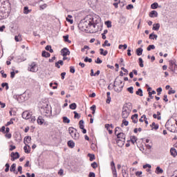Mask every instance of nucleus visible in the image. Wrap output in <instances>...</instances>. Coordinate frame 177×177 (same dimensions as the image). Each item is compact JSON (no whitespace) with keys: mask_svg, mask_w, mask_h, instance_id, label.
I'll list each match as a JSON object with an SVG mask.
<instances>
[{"mask_svg":"<svg viewBox=\"0 0 177 177\" xmlns=\"http://www.w3.org/2000/svg\"><path fill=\"white\" fill-rule=\"evenodd\" d=\"M100 21V17L99 15H88L85 19L84 21L81 22L79 24V27L84 31H88V32L93 33L96 32V25L99 24Z\"/></svg>","mask_w":177,"mask_h":177,"instance_id":"obj_1","label":"nucleus"},{"mask_svg":"<svg viewBox=\"0 0 177 177\" xmlns=\"http://www.w3.org/2000/svg\"><path fill=\"white\" fill-rule=\"evenodd\" d=\"M124 88V84H122V81L120 80H118L115 81L113 84V89L115 92H117V93H120L122 91V88Z\"/></svg>","mask_w":177,"mask_h":177,"instance_id":"obj_2","label":"nucleus"},{"mask_svg":"<svg viewBox=\"0 0 177 177\" xmlns=\"http://www.w3.org/2000/svg\"><path fill=\"white\" fill-rule=\"evenodd\" d=\"M22 118L25 120H29L30 122H34L36 120L35 116H32V113L28 111L23 112Z\"/></svg>","mask_w":177,"mask_h":177,"instance_id":"obj_3","label":"nucleus"},{"mask_svg":"<svg viewBox=\"0 0 177 177\" xmlns=\"http://www.w3.org/2000/svg\"><path fill=\"white\" fill-rule=\"evenodd\" d=\"M129 113H131V109L127 106H123L122 111V118H128L129 117Z\"/></svg>","mask_w":177,"mask_h":177,"instance_id":"obj_4","label":"nucleus"},{"mask_svg":"<svg viewBox=\"0 0 177 177\" xmlns=\"http://www.w3.org/2000/svg\"><path fill=\"white\" fill-rule=\"evenodd\" d=\"M28 71H31L32 73H37L38 71V66H37V62H32L29 64L28 68Z\"/></svg>","mask_w":177,"mask_h":177,"instance_id":"obj_5","label":"nucleus"},{"mask_svg":"<svg viewBox=\"0 0 177 177\" xmlns=\"http://www.w3.org/2000/svg\"><path fill=\"white\" fill-rule=\"evenodd\" d=\"M11 157V161H15V160H17V158H20V154L19 152H12L10 153Z\"/></svg>","mask_w":177,"mask_h":177,"instance_id":"obj_6","label":"nucleus"},{"mask_svg":"<svg viewBox=\"0 0 177 177\" xmlns=\"http://www.w3.org/2000/svg\"><path fill=\"white\" fill-rule=\"evenodd\" d=\"M41 109H44V113L46 114H52V109L49 105L46 104V106H43Z\"/></svg>","mask_w":177,"mask_h":177,"instance_id":"obj_7","label":"nucleus"},{"mask_svg":"<svg viewBox=\"0 0 177 177\" xmlns=\"http://www.w3.org/2000/svg\"><path fill=\"white\" fill-rule=\"evenodd\" d=\"M62 56H68L70 55V50L67 48H64L61 50Z\"/></svg>","mask_w":177,"mask_h":177,"instance_id":"obj_8","label":"nucleus"},{"mask_svg":"<svg viewBox=\"0 0 177 177\" xmlns=\"http://www.w3.org/2000/svg\"><path fill=\"white\" fill-rule=\"evenodd\" d=\"M116 136H117L116 140H122V138H123V140L125 141V134L124 133H118L116 135Z\"/></svg>","mask_w":177,"mask_h":177,"instance_id":"obj_9","label":"nucleus"},{"mask_svg":"<svg viewBox=\"0 0 177 177\" xmlns=\"http://www.w3.org/2000/svg\"><path fill=\"white\" fill-rule=\"evenodd\" d=\"M84 120H82L79 122L80 128V129H82L83 133H86V129L84 128Z\"/></svg>","mask_w":177,"mask_h":177,"instance_id":"obj_10","label":"nucleus"},{"mask_svg":"<svg viewBox=\"0 0 177 177\" xmlns=\"http://www.w3.org/2000/svg\"><path fill=\"white\" fill-rule=\"evenodd\" d=\"M24 150L26 154H30L31 151V147H30V145H26V146L24 147Z\"/></svg>","mask_w":177,"mask_h":177,"instance_id":"obj_11","label":"nucleus"},{"mask_svg":"<svg viewBox=\"0 0 177 177\" xmlns=\"http://www.w3.org/2000/svg\"><path fill=\"white\" fill-rule=\"evenodd\" d=\"M116 143L119 147H122V146L125 145V141H124V138H122V140H116Z\"/></svg>","mask_w":177,"mask_h":177,"instance_id":"obj_12","label":"nucleus"},{"mask_svg":"<svg viewBox=\"0 0 177 177\" xmlns=\"http://www.w3.org/2000/svg\"><path fill=\"white\" fill-rule=\"evenodd\" d=\"M105 128L106 129H107V131H109V133H113V128H114V127H113V124H105Z\"/></svg>","mask_w":177,"mask_h":177,"instance_id":"obj_13","label":"nucleus"},{"mask_svg":"<svg viewBox=\"0 0 177 177\" xmlns=\"http://www.w3.org/2000/svg\"><path fill=\"white\" fill-rule=\"evenodd\" d=\"M158 12L156 10H152L149 12V17H158Z\"/></svg>","mask_w":177,"mask_h":177,"instance_id":"obj_14","label":"nucleus"},{"mask_svg":"<svg viewBox=\"0 0 177 177\" xmlns=\"http://www.w3.org/2000/svg\"><path fill=\"white\" fill-rule=\"evenodd\" d=\"M137 140H138V138L135 136H132L130 137V140H127V142H131L133 145H135Z\"/></svg>","mask_w":177,"mask_h":177,"instance_id":"obj_15","label":"nucleus"},{"mask_svg":"<svg viewBox=\"0 0 177 177\" xmlns=\"http://www.w3.org/2000/svg\"><path fill=\"white\" fill-rule=\"evenodd\" d=\"M170 153H171V156H172L173 157H176L177 156V151H176V149L175 148H171L170 149Z\"/></svg>","mask_w":177,"mask_h":177,"instance_id":"obj_16","label":"nucleus"},{"mask_svg":"<svg viewBox=\"0 0 177 177\" xmlns=\"http://www.w3.org/2000/svg\"><path fill=\"white\" fill-rule=\"evenodd\" d=\"M68 147H70L71 149H74V147H75V143L74 142V141L73 140H69L68 142Z\"/></svg>","mask_w":177,"mask_h":177,"instance_id":"obj_17","label":"nucleus"},{"mask_svg":"<svg viewBox=\"0 0 177 177\" xmlns=\"http://www.w3.org/2000/svg\"><path fill=\"white\" fill-rule=\"evenodd\" d=\"M71 136L75 140H78V139H80V133H71Z\"/></svg>","mask_w":177,"mask_h":177,"instance_id":"obj_18","label":"nucleus"},{"mask_svg":"<svg viewBox=\"0 0 177 177\" xmlns=\"http://www.w3.org/2000/svg\"><path fill=\"white\" fill-rule=\"evenodd\" d=\"M131 120L134 124L138 122V113H136L131 116Z\"/></svg>","mask_w":177,"mask_h":177,"instance_id":"obj_19","label":"nucleus"},{"mask_svg":"<svg viewBox=\"0 0 177 177\" xmlns=\"http://www.w3.org/2000/svg\"><path fill=\"white\" fill-rule=\"evenodd\" d=\"M169 70L174 73V74H177V65L169 66Z\"/></svg>","mask_w":177,"mask_h":177,"instance_id":"obj_20","label":"nucleus"},{"mask_svg":"<svg viewBox=\"0 0 177 177\" xmlns=\"http://www.w3.org/2000/svg\"><path fill=\"white\" fill-rule=\"evenodd\" d=\"M15 40L16 41V42H21V41L23 40V39L21 38V35L19 34L18 35H16L15 37Z\"/></svg>","mask_w":177,"mask_h":177,"instance_id":"obj_21","label":"nucleus"},{"mask_svg":"<svg viewBox=\"0 0 177 177\" xmlns=\"http://www.w3.org/2000/svg\"><path fill=\"white\" fill-rule=\"evenodd\" d=\"M122 174L123 177L129 176V175L128 174V171H127V169H125V168H122Z\"/></svg>","mask_w":177,"mask_h":177,"instance_id":"obj_22","label":"nucleus"},{"mask_svg":"<svg viewBox=\"0 0 177 177\" xmlns=\"http://www.w3.org/2000/svg\"><path fill=\"white\" fill-rule=\"evenodd\" d=\"M44 118H42V116H39L37 118V124H39V125H42V124H44Z\"/></svg>","mask_w":177,"mask_h":177,"instance_id":"obj_23","label":"nucleus"},{"mask_svg":"<svg viewBox=\"0 0 177 177\" xmlns=\"http://www.w3.org/2000/svg\"><path fill=\"white\" fill-rule=\"evenodd\" d=\"M30 142H31V137L26 136V137L24 138V143L25 145H27L28 143H30Z\"/></svg>","mask_w":177,"mask_h":177,"instance_id":"obj_24","label":"nucleus"},{"mask_svg":"<svg viewBox=\"0 0 177 177\" xmlns=\"http://www.w3.org/2000/svg\"><path fill=\"white\" fill-rule=\"evenodd\" d=\"M152 30L154 31H158V30H160V24H154L153 25Z\"/></svg>","mask_w":177,"mask_h":177,"instance_id":"obj_25","label":"nucleus"},{"mask_svg":"<svg viewBox=\"0 0 177 177\" xmlns=\"http://www.w3.org/2000/svg\"><path fill=\"white\" fill-rule=\"evenodd\" d=\"M109 53V51L104 50L103 48L100 49V55H102V56H106V55Z\"/></svg>","mask_w":177,"mask_h":177,"instance_id":"obj_26","label":"nucleus"},{"mask_svg":"<svg viewBox=\"0 0 177 177\" xmlns=\"http://www.w3.org/2000/svg\"><path fill=\"white\" fill-rule=\"evenodd\" d=\"M142 53H143V48H138L136 50V55H137V56H142Z\"/></svg>","mask_w":177,"mask_h":177,"instance_id":"obj_27","label":"nucleus"},{"mask_svg":"<svg viewBox=\"0 0 177 177\" xmlns=\"http://www.w3.org/2000/svg\"><path fill=\"white\" fill-rule=\"evenodd\" d=\"M151 129H155V131H157L158 129V124H156V122H152L151 124Z\"/></svg>","mask_w":177,"mask_h":177,"instance_id":"obj_28","label":"nucleus"},{"mask_svg":"<svg viewBox=\"0 0 177 177\" xmlns=\"http://www.w3.org/2000/svg\"><path fill=\"white\" fill-rule=\"evenodd\" d=\"M43 57H50V53L44 50L41 53Z\"/></svg>","mask_w":177,"mask_h":177,"instance_id":"obj_29","label":"nucleus"},{"mask_svg":"<svg viewBox=\"0 0 177 177\" xmlns=\"http://www.w3.org/2000/svg\"><path fill=\"white\" fill-rule=\"evenodd\" d=\"M69 133H77L78 131L76 130V129L73 127H69L68 129Z\"/></svg>","mask_w":177,"mask_h":177,"instance_id":"obj_30","label":"nucleus"},{"mask_svg":"<svg viewBox=\"0 0 177 177\" xmlns=\"http://www.w3.org/2000/svg\"><path fill=\"white\" fill-rule=\"evenodd\" d=\"M162 172H164V170H162V169L160 168V166H158L156 167V174H157L158 175L160 174H162Z\"/></svg>","mask_w":177,"mask_h":177,"instance_id":"obj_31","label":"nucleus"},{"mask_svg":"<svg viewBox=\"0 0 177 177\" xmlns=\"http://www.w3.org/2000/svg\"><path fill=\"white\" fill-rule=\"evenodd\" d=\"M31 12V10L28 9V6H25L24 8V15H28V13Z\"/></svg>","mask_w":177,"mask_h":177,"instance_id":"obj_32","label":"nucleus"},{"mask_svg":"<svg viewBox=\"0 0 177 177\" xmlns=\"http://www.w3.org/2000/svg\"><path fill=\"white\" fill-rule=\"evenodd\" d=\"M10 172H16V163H13L10 168Z\"/></svg>","mask_w":177,"mask_h":177,"instance_id":"obj_33","label":"nucleus"},{"mask_svg":"<svg viewBox=\"0 0 177 177\" xmlns=\"http://www.w3.org/2000/svg\"><path fill=\"white\" fill-rule=\"evenodd\" d=\"M19 174L21 175V174H23V167L21 166H19L17 168V171H15V174H16V175H17V174Z\"/></svg>","mask_w":177,"mask_h":177,"instance_id":"obj_34","label":"nucleus"},{"mask_svg":"<svg viewBox=\"0 0 177 177\" xmlns=\"http://www.w3.org/2000/svg\"><path fill=\"white\" fill-rule=\"evenodd\" d=\"M136 95H138V96H143V91L142 88H138L136 92Z\"/></svg>","mask_w":177,"mask_h":177,"instance_id":"obj_35","label":"nucleus"},{"mask_svg":"<svg viewBox=\"0 0 177 177\" xmlns=\"http://www.w3.org/2000/svg\"><path fill=\"white\" fill-rule=\"evenodd\" d=\"M158 38V36L157 35H155L153 33H151L149 35V39H157Z\"/></svg>","mask_w":177,"mask_h":177,"instance_id":"obj_36","label":"nucleus"},{"mask_svg":"<svg viewBox=\"0 0 177 177\" xmlns=\"http://www.w3.org/2000/svg\"><path fill=\"white\" fill-rule=\"evenodd\" d=\"M68 35H65V36H63V38H64V41H65V42H68V44H71V40H69L68 39Z\"/></svg>","mask_w":177,"mask_h":177,"instance_id":"obj_37","label":"nucleus"},{"mask_svg":"<svg viewBox=\"0 0 177 177\" xmlns=\"http://www.w3.org/2000/svg\"><path fill=\"white\" fill-rule=\"evenodd\" d=\"M69 109H71V110H75V109H77V104L75 103H72L69 105Z\"/></svg>","mask_w":177,"mask_h":177,"instance_id":"obj_38","label":"nucleus"},{"mask_svg":"<svg viewBox=\"0 0 177 177\" xmlns=\"http://www.w3.org/2000/svg\"><path fill=\"white\" fill-rule=\"evenodd\" d=\"M62 118L63 122H64L65 124H70V119H68V118H67L66 116H64Z\"/></svg>","mask_w":177,"mask_h":177,"instance_id":"obj_39","label":"nucleus"},{"mask_svg":"<svg viewBox=\"0 0 177 177\" xmlns=\"http://www.w3.org/2000/svg\"><path fill=\"white\" fill-rule=\"evenodd\" d=\"M46 50L50 51V53H53V49H52V46H46Z\"/></svg>","mask_w":177,"mask_h":177,"instance_id":"obj_40","label":"nucleus"},{"mask_svg":"<svg viewBox=\"0 0 177 177\" xmlns=\"http://www.w3.org/2000/svg\"><path fill=\"white\" fill-rule=\"evenodd\" d=\"M102 46L104 48L106 46H111V44L109 43V40H105Z\"/></svg>","mask_w":177,"mask_h":177,"instance_id":"obj_41","label":"nucleus"},{"mask_svg":"<svg viewBox=\"0 0 177 177\" xmlns=\"http://www.w3.org/2000/svg\"><path fill=\"white\" fill-rule=\"evenodd\" d=\"M158 8V3H153L151 5V9H157Z\"/></svg>","mask_w":177,"mask_h":177,"instance_id":"obj_42","label":"nucleus"},{"mask_svg":"<svg viewBox=\"0 0 177 177\" xmlns=\"http://www.w3.org/2000/svg\"><path fill=\"white\" fill-rule=\"evenodd\" d=\"M122 129H121V127H116L115 129V133H117V132H118V133H122Z\"/></svg>","mask_w":177,"mask_h":177,"instance_id":"obj_43","label":"nucleus"},{"mask_svg":"<svg viewBox=\"0 0 177 177\" xmlns=\"http://www.w3.org/2000/svg\"><path fill=\"white\" fill-rule=\"evenodd\" d=\"M111 167L112 171H117V169H115V163H114V161H112L111 162Z\"/></svg>","mask_w":177,"mask_h":177,"instance_id":"obj_44","label":"nucleus"},{"mask_svg":"<svg viewBox=\"0 0 177 177\" xmlns=\"http://www.w3.org/2000/svg\"><path fill=\"white\" fill-rule=\"evenodd\" d=\"M138 60H139V66H140V67H142V68L145 67V65L143 64V59L139 58Z\"/></svg>","mask_w":177,"mask_h":177,"instance_id":"obj_45","label":"nucleus"},{"mask_svg":"<svg viewBox=\"0 0 177 177\" xmlns=\"http://www.w3.org/2000/svg\"><path fill=\"white\" fill-rule=\"evenodd\" d=\"M151 49H156V46H154V45H149V46L147 48V50H148V51L151 50Z\"/></svg>","mask_w":177,"mask_h":177,"instance_id":"obj_46","label":"nucleus"},{"mask_svg":"<svg viewBox=\"0 0 177 177\" xmlns=\"http://www.w3.org/2000/svg\"><path fill=\"white\" fill-rule=\"evenodd\" d=\"M1 86H2V88H5V86H6V91H8V89H9V84H8V83H2Z\"/></svg>","mask_w":177,"mask_h":177,"instance_id":"obj_47","label":"nucleus"},{"mask_svg":"<svg viewBox=\"0 0 177 177\" xmlns=\"http://www.w3.org/2000/svg\"><path fill=\"white\" fill-rule=\"evenodd\" d=\"M90 109L92 111V114H95V111H96V105H93Z\"/></svg>","mask_w":177,"mask_h":177,"instance_id":"obj_48","label":"nucleus"},{"mask_svg":"<svg viewBox=\"0 0 177 177\" xmlns=\"http://www.w3.org/2000/svg\"><path fill=\"white\" fill-rule=\"evenodd\" d=\"M84 62L86 63H92V59L91 58H89L88 57H86L85 59H84Z\"/></svg>","mask_w":177,"mask_h":177,"instance_id":"obj_49","label":"nucleus"},{"mask_svg":"<svg viewBox=\"0 0 177 177\" xmlns=\"http://www.w3.org/2000/svg\"><path fill=\"white\" fill-rule=\"evenodd\" d=\"M88 156L90 158V161H93V160H95V156L93 154H91V153H88Z\"/></svg>","mask_w":177,"mask_h":177,"instance_id":"obj_50","label":"nucleus"},{"mask_svg":"<svg viewBox=\"0 0 177 177\" xmlns=\"http://www.w3.org/2000/svg\"><path fill=\"white\" fill-rule=\"evenodd\" d=\"M106 26L108 27V28H111V21H106L105 22Z\"/></svg>","mask_w":177,"mask_h":177,"instance_id":"obj_51","label":"nucleus"},{"mask_svg":"<svg viewBox=\"0 0 177 177\" xmlns=\"http://www.w3.org/2000/svg\"><path fill=\"white\" fill-rule=\"evenodd\" d=\"M91 167L94 169H96V168H97V163L96 162H93V163H91Z\"/></svg>","mask_w":177,"mask_h":177,"instance_id":"obj_52","label":"nucleus"},{"mask_svg":"<svg viewBox=\"0 0 177 177\" xmlns=\"http://www.w3.org/2000/svg\"><path fill=\"white\" fill-rule=\"evenodd\" d=\"M47 6H48V5H47L46 3H44V4H43V5H41V6H39V8H40V9H41V10H44V9H46Z\"/></svg>","mask_w":177,"mask_h":177,"instance_id":"obj_53","label":"nucleus"},{"mask_svg":"<svg viewBox=\"0 0 177 177\" xmlns=\"http://www.w3.org/2000/svg\"><path fill=\"white\" fill-rule=\"evenodd\" d=\"M95 63H97V64H102V63H103V61L100 59V58L97 57L95 60Z\"/></svg>","mask_w":177,"mask_h":177,"instance_id":"obj_54","label":"nucleus"},{"mask_svg":"<svg viewBox=\"0 0 177 177\" xmlns=\"http://www.w3.org/2000/svg\"><path fill=\"white\" fill-rule=\"evenodd\" d=\"M127 91L129 92V93H133V86H130L127 88Z\"/></svg>","mask_w":177,"mask_h":177,"instance_id":"obj_55","label":"nucleus"},{"mask_svg":"<svg viewBox=\"0 0 177 177\" xmlns=\"http://www.w3.org/2000/svg\"><path fill=\"white\" fill-rule=\"evenodd\" d=\"M70 73H72V74L75 73V68L74 66H70Z\"/></svg>","mask_w":177,"mask_h":177,"instance_id":"obj_56","label":"nucleus"},{"mask_svg":"<svg viewBox=\"0 0 177 177\" xmlns=\"http://www.w3.org/2000/svg\"><path fill=\"white\" fill-rule=\"evenodd\" d=\"M73 113L75 114L74 118H80L81 117L77 111H74Z\"/></svg>","mask_w":177,"mask_h":177,"instance_id":"obj_57","label":"nucleus"},{"mask_svg":"<svg viewBox=\"0 0 177 177\" xmlns=\"http://www.w3.org/2000/svg\"><path fill=\"white\" fill-rule=\"evenodd\" d=\"M122 124H124V125L125 127H128V124H129V122H128V121L126 120H122Z\"/></svg>","mask_w":177,"mask_h":177,"instance_id":"obj_58","label":"nucleus"},{"mask_svg":"<svg viewBox=\"0 0 177 177\" xmlns=\"http://www.w3.org/2000/svg\"><path fill=\"white\" fill-rule=\"evenodd\" d=\"M127 10H130V9H133V5H132V4H129V5L127 6Z\"/></svg>","mask_w":177,"mask_h":177,"instance_id":"obj_59","label":"nucleus"},{"mask_svg":"<svg viewBox=\"0 0 177 177\" xmlns=\"http://www.w3.org/2000/svg\"><path fill=\"white\" fill-rule=\"evenodd\" d=\"M176 64H175V62L174 61H170L169 62V67H173L174 66H175Z\"/></svg>","mask_w":177,"mask_h":177,"instance_id":"obj_60","label":"nucleus"},{"mask_svg":"<svg viewBox=\"0 0 177 177\" xmlns=\"http://www.w3.org/2000/svg\"><path fill=\"white\" fill-rule=\"evenodd\" d=\"M143 168H144V169H146V168H149V169H151V166L150 165H149V164H146V165H143Z\"/></svg>","mask_w":177,"mask_h":177,"instance_id":"obj_61","label":"nucleus"},{"mask_svg":"<svg viewBox=\"0 0 177 177\" xmlns=\"http://www.w3.org/2000/svg\"><path fill=\"white\" fill-rule=\"evenodd\" d=\"M142 171H136V176H139V177H142Z\"/></svg>","mask_w":177,"mask_h":177,"instance_id":"obj_62","label":"nucleus"},{"mask_svg":"<svg viewBox=\"0 0 177 177\" xmlns=\"http://www.w3.org/2000/svg\"><path fill=\"white\" fill-rule=\"evenodd\" d=\"M106 102L108 104H110V102H111V97H107Z\"/></svg>","mask_w":177,"mask_h":177,"instance_id":"obj_63","label":"nucleus"},{"mask_svg":"<svg viewBox=\"0 0 177 177\" xmlns=\"http://www.w3.org/2000/svg\"><path fill=\"white\" fill-rule=\"evenodd\" d=\"M95 174L93 172H90L88 174V177H95Z\"/></svg>","mask_w":177,"mask_h":177,"instance_id":"obj_64","label":"nucleus"}]
</instances>
